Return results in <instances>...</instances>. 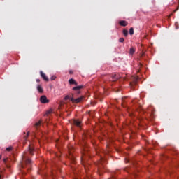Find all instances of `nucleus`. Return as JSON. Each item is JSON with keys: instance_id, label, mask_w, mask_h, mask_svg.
I'll return each mask as SVG.
<instances>
[{"instance_id": "1", "label": "nucleus", "mask_w": 179, "mask_h": 179, "mask_svg": "<svg viewBox=\"0 0 179 179\" xmlns=\"http://www.w3.org/2000/svg\"><path fill=\"white\" fill-rule=\"evenodd\" d=\"M83 99H85V97H83V96H80L77 99H74L73 97H72V98H71V101H72V103H80V101H83Z\"/></svg>"}, {"instance_id": "2", "label": "nucleus", "mask_w": 179, "mask_h": 179, "mask_svg": "<svg viewBox=\"0 0 179 179\" xmlns=\"http://www.w3.org/2000/svg\"><path fill=\"white\" fill-rule=\"evenodd\" d=\"M40 101L41 103H42V104H47V103H50V100H48V99H47V96L44 95L41 96Z\"/></svg>"}, {"instance_id": "3", "label": "nucleus", "mask_w": 179, "mask_h": 179, "mask_svg": "<svg viewBox=\"0 0 179 179\" xmlns=\"http://www.w3.org/2000/svg\"><path fill=\"white\" fill-rule=\"evenodd\" d=\"M40 75H41V78L43 79V80H45V82H48V80H49L48 77H47V76L45 75V73H44V72L41 71Z\"/></svg>"}, {"instance_id": "4", "label": "nucleus", "mask_w": 179, "mask_h": 179, "mask_svg": "<svg viewBox=\"0 0 179 179\" xmlns=\"http://www.w3.org/2000/svg\"><path fill=\"white\" fill-rule=\"evenodd\" d=\"M82 87H83V86L79 85V86L73 87V90H75V92H76L77 94H79V93H80V89H82Z\"/></svg>"}, {"instance_id": "5", "label": "nucleus", "mask_w": 179, "mask_h": 179, "mask_svg": "<svg viewBox=\"0 0 179 179\" xmlns=\"http://www.w3.org/2000/svg\"><path fill=\"white\" fill-rule=\"evenodd\" d=\"M23 159L24 160L26 164H30L31 163V160H30V159L26 157V155L23 156Z\"/></svg>"}, {"instance_id": "6", "label": "nucleus", "mask_w": 179, "mask_h": 179, "mask_svg": "<svg viewBox=\"0 0 179 179\" xmlns=\"http://www.w3.org/2000/svg\"><path fill=\"white\" fill-rule=\"evenodd\" d=\"M73 122L74 125H76V127H80L81 122L79 120H73Z\"/></svg>"}, {"instance_id": "7", "label": "nucleus", "mask_w": 179, "mask_h": 179, "mask_svg": "<svg viewBox=\"0 0 179 179\" xmlns=\"http://www.w3.org/2000/svg\"><path fill=\"white\" fill-rule=\"evenodd\" d=\"M36 88L39 93H43V92H44V90H43V87L40 85H38Z\"/></svg>"}, {"instance_id": "8", "label": "nucleus", "mask_w": 179, "mask_h": 179, "mask_svg": "<svg viewBox=\"0 0 179 179\" xmlns=\"http://www.w3.org/2000/svg\"><path fill=\"white\" fill-rule=\"evenodd\" d=\"M120 24L125 27V26H128V22L127 21H120Z\"/></svg>"}, {"instance_id": "9", "label": "nucleus", "mask_w": 179, "mask_h": 179, "mask_svg": "<svg viewBox=\"0 0 179 179\" xmlns=\"http://www.w3.org/2000/svg\"><path fill=\"white\" fill-rule=\"evenodd\" d=\"M69 83L70 85H78V83H76V81H75V80L71 78L69 80Z\"/></svg>"}, {"instance_id": "10", "label": "nucleus", "mask_w": 179, "mask_h": 179, "mask_svg": "<svg viewBox=\"0 0 179 179\" xmlns=\"http://www.w3.org/2000/svg\"><path fill=\"white\" fill-rule=\"evenodd\" d=\"M33 150H34L33 145H29V151L31 153V155H33Z\"/></svg>"}, {"instance_id": "11", "label": "nucleus", "mask_w": 179, "mask_h": 179, "mask_svg": "<svg viewBox=\"0 0 179 179\" xmlns=\"http://www.w3.org/2000/svg\"><path fill=\"white\" fill-rule=\"evenodd\" d=\"M130 54L132 55L133 54H134L135 53V48H130Z\"/></svg>"}, {"instance_id": "12", "label": "nucleus", "mask_w": 179, "mask_h": 179, "mask_svg": "<svg viewBox=\"0 0 179 179\" xmlns=\"http://www.w3.org/2000/svg\"><path fill=\"white\" fill-rule=\"evenodd\" d=\"M123 34L125 36V37H127V36H128V30L124 29Z\"/></svg>"}, {"instance_id": "13", "label": "nucleus", "mask_w": 179, "mask_h": 179, "mask_svg": "<svg viewBox=\"0 0 179 179\" xmlns=\"http://www.w3.org/2000/svg\"><path fill=\"white\" fill-rule=\"evenodd\" d=\"M129 34L131 36H132V34H134V28H130V29H129Z\"/></svg>"}, {"instance_id": "14", "label": "nucleus", "mask_w": 179, "mask_h": 179, "mask_svg": "<svg viewBox=\"0 0 179 179\" xmlns=\"http://www.w3.org/2000/svg\"><path fill=\"white\" fill-rule=\"evenodd\" d=\"M55 79H57V77L55 76H52L50 78L51 80H55Z\"/></svg>"}, {"instance_id": "15", "label": "nucleus", "mask_w": 179, "mask_h": 179, "mask_svg": "<svg viewBox=\"0 0 179 179\" xmlns=\"http://www.w3.org/2000/svg\"><path fill=\"white\" fill-rule=\"evenodd\" d=\"M71 99H72V97H70L69 96H66L64 98L65 100H71Z\"/></svg>"}, {"instance_id": "16", "label": "nucleus", "mask_w": 179, "mask_h": 179, "mask_svg": "<svg viewBox=\"0 0 179 179\" xmlns=\"http://www.w3.org/2000/svg\"><path fill=\"white\" fill-rule=\"evenodd\" d=\"M7 152H10L12 150V147H8L6 148Z\"/></svg>"}, {"instance_id": "17", "label": "nucleus", "mask_w": 179, "mask_h": 179, "mask_svg": "<svg viewBox=\"0 0 179 179\" xmlns=\"http://www.w3.org/2000/svg\"><path fill=\"white\" fill-rule=\"evenodd\" d=\"M120 43H124V38H120L119 39Z\"/></svg>"}, {"instance_id": "18", "label": "nucleus", "mask_w": 179, "mask_h": 179, "mask_svg": "<svg viewBox=\"0 0 179 179\" xmlns=\"http://www.w3.org/2000/svg\"><path fill=\"white\" fill-rule=\"evenodd\" d=\"M41 124V122H38L35 124L36 127H38V125H40Z\"/></svg>"}, {"instance_id": "19", "label": "nucleus", "mask_w": 179, "mask_h": 179, "mask_svg": "<svg viewBox=\"0 0 179 179\" xmlns=\"http://www.w3.org/2000/svg\"><path fill=\"white\" fill-rule=\"evenodd\" d=\"M69 154H70V159H72V155H71V148H69Z\"/></svg>"}, {"instance_id": "20", "label": "nucleus", "mask_w": 179, "mask_h": 179, "mask_svg": "<svg viewBox=\"0 0 179 179\" xmlns=\"http://www.w3.org/2000/svg\"><path fill=\"white\" fill-rule=\"evenodd\" d=\"M36 82H37L38 83H39L40 79H36Z\"/></svg>"}, {"instance_id": "21", "label": "nucleus", "mask_w": 179, "mask_h": 179, "mask_svg": "<svg viewBox=\"0 0 179 179\" xmlns=\"http://www.w3.org/2000/svg\"><path fill=\"white\" fill-rule=\"evenodd\" d=\"M83 160H85V158H83V157H82V162H83Z\"/></svg>"}, {"instance_id": "22", "label": "nucleus", "mask_w": 179, "mask_h": 179, "mask_svg": "<svg viewBox=\"0 0 179 179\" xmlns=\"http://www.w3.org/2000/svg\"><path fill=\"white\" fill-rule=\"evenodd\" d=\"M69 73H72V71H69Z\"/></svg>"}, {"instance_id": "23", "label": "nucleus", "mask_w": 179, "mask_h": 179, "mask_svg": "<svg viewBox=\"0 0 179 179\" xmlns=\"http://www.w3.org/2000/svg\"><path fill=\"white\" fill-rule=\"evenodd\" d=\"M29 134H30V133H29V132L27 133V136H29Z\"/></svg>"}, {"instance_id": "24", "label": "nucleus", "mask_w": 179, "mask_h": 179, "mask_svg": "<svg viewBox=\"0 0 179 179\" xmlns=\"http://www.w3.org/2000/svg\"><path fill=\"white\" fill-rule=\"evenodd\" d=\"M1 157H2V155H0V159H1Z\"/></svg>"}, {"instance_id": "25", "label": "nucleus", "mask_w": 179, "mask_h": 179, "mask_svg": "<svg viewBox=\"0 0 179 179\" xmlns=\"http://www.w3.org/2000/svg\"><path fill=\"white\" fill-rule=\"evenodd\" d=\"M22 167L24 168V166L22 165Z\"/></svg>"}, {"instance_id": "26", "label": "nucleus", "mask_w": 179, "mask_h": 179, "mask_svg": "<svg viewBox=\"0 0 179 179\" xmlns=\"http://www.w3.org/2000/svg\"><path fill=\"white\" fill-rule=\"evenodd\" d=\"M0 178H1V175H0Z\"/></svg>"}]
</instances>
